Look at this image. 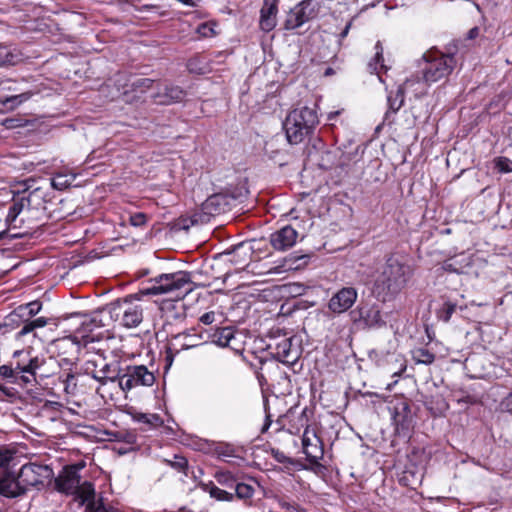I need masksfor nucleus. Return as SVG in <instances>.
I'll return each mask as SVG.
<instances>
[{
	"mask_svg": "<svg viewBox=\"0 0 512 512\" xmlns=\"http://www.w3.org/2000/svg\"><path fill=\"white\" fill-rule=\"evenodd\" d=\"M147 221V217L144 213H135L130 216V223L135 227L143 226Z\"/></svg>",
	"mask_w": 512,
	"mask_h": 512,
	"instance_id": "37998d69",
	"label": "nucleus"
},
{
	"mask_svg": "<svg viewBox=\"0 0 512 512\" xmlns=\"http://www.w3.org/2000/svg\"><path fill=\"white\" fill-rule=\"evenodd\" d=\"M495 168L500 173L512 172V160L507 157H497L494 159Z\"/></svg>",
	"mask_w": 512,
	"mask_h": 512,
	"instance_id": "e433bc0d",
	"label": "nucleus"
},
{
	"mask_svg": "<svg viewBox=\"0 0 512 512\" xmlns=\"http://www.w3.org/2000/svg\"><path fill=\"white\" fill-rule=\"evenodd\" d=\"M25 209V201H21L20 199L14 202L9 207L8 214L5 219V222L8 225V229L6 231L0 232V240L3 239L5 236H9L10 238L16 239L22 238L23 236L28 234V231L15 232L10 234L12 230L20 227L17 224V218Z\"/></svg>",
	"mask_w": 512,
	"mask_h": 512,
	"instance_id": "a211bd4d",
	"label": "nucleus"
},
{
	"mask_svg": "<svg viewBox=\"0 0 512 512\" xmlns=\"http://www.w3.org/2000/svg\"><path fill=\"white\" fill-rule=\"evenodd\" d=\"M165 462L178 472H181L186 476L188 475V461L185 457L175 455L172 460H165Z\"/></svg>",
	"mask_w": 512,
	"mask_h": 512,
	"instance_id": "f704fd0d",
	"label": "nucleus"
},
{
	"mask_svg": "<svg viewBox=\"0 0 512 512\" xmlns=\"http://www.w3.org/2000/svg\"><path fill=\"white\" fill-rule=\"evenodd\" d=\"M293 339L284 337L275 344V358L283 364L293 366L300 357V350L292 344Z\"/></svg>",
	"mask_w": 512,
	"mask_h": 512,
	"instance_id": "f3484780",
	"label": "nucleus"
},
{
	"mask_svg": "<svg viewBox=\"0 0 512 512\" xmlns=\"http://www.w3.org/2000/svg\"><path fill=\"white\" fill-rule=\"evenodd\" d=\"M302 449L306 455L307 460L316 464L323 458L324 447L322 440L317 435L316 430L307 426L302 435Z\"/></svg>",
	"mask_w": 512,
	"mask_h": 512,
	"instance_id": "4468645a",
	"label": "nucleus"
},
{
	"mask_svg": "<svg viewBox=\"0 0 512 512\" xmlns=\"http://www.w3.org/2000/svg\"><path fill=\"white\" fill-rule=\"evenodd\" d=\"M271 422H272V421L270 420V417H269V416H266L265 423H264V425H263V427H262V429H261V432H262V433H265V432L269 429V427H270V425H271Z\"/></svg>",
	"mask_w": 512,
	"mask_h": 512,
	"instance_id": "6e6d98bb",
	"label": "nucleus"
},
{
	"mask_svg": "<svg viewBox=\"0 0 512 512\" xmlns=\"http://www.w3.org/2000/svg\"><path fill=\"white\" fill-rule=\"evenodd\" d=\"M350 27H351V24H350V23H348V24L345 26L344 30L340 33V37H341V38H345V37L347 36V34H348V32H349Z\"/></svg>",
	"mask_w": 512,
	"mask_h": 512,
	"instance_id": "bf43d9fd",
	"label": "nucleus"
},
{
	"mask_svg": "<svg viewBox=\"0 0 512 512\" xmlns=\"http://www.w3.org/2000/svg\"><path fill=\"white\" fill-rule=\"evenodd\" d=\"M413 359L416 363L429 365L435 360V355L426 348H418L413 351Z\"/></svg>",
	"mask_w": 512,
	"mask_h": 512,
	"instance_id": "473e14b6",
	"label": "nucleus"
},
{
	"mask_svg": "<svg viewBox=\"0 0 512 512\" xmlns=\"http://www.w3.org/2000/svg\"><path fill=\"white\" fill-rule=\"evenodd\" d=\"M75 180V175L65 174V173H57L51 179V185L53 188L57 190H64L69 187L72 182Z\"/></svg>",
	"mask_w": 512,
	"mask_h": 512,
	"instance_id": "2f4dec72",
	"label": "nucleus"
},
{
	"mask_svg": "<svg viewBox=\"0 0 512 512\" xmlns=\"http://www.w3.org/2000/svg\"><path fill=\"white\" fill-rule=\"evenodd\" d=\"M500 407L503 411L512 412V391L501 401Z\"/></svg>",
	"mask_w": 512,
	"mask_h": 512,
	"instance_id": "8fccbe9b",
	"label": "nucleus"
},
{
	"mask_svg": "<svg viewBox=\"0 0 512 512\" xmlns=\"http://www.w3.org/2000/svg\"><path fill=\"white\" fill-rule=\"evenodd\" d=\"M478 33H479V29L477 27H474V28L470 29V31L468 32V38L473 39L478 35Z\"/></svg>",
	"mask_w": 512,
	"mask_h": 512,
	"instance_id": "4d7b16f0",
	"label": "nucleus"
},
{
	"mask_svg": "<svg viewBox=\"0 0 512 512\" xmlns=\"http://www.w3.org/2000/svg\"><path fill=\"white\" fill-rule=\"evenodd\" d=\"M217 482L224 486H232L236 482L233 474L228 471H220L215 475Z\"/></svg>",
	"mask_w": 512,
	"mask_h": 512,
	"instance_id": "58836bf2",
	"label": "nucleus"
},
{
	"mask_svg": "<svg viewBox=\"0 0 512 512\" xmlns=\"http://www.w3.org/2000/svg\"><path fill=\"white\" fill-rule=\"evenodd\" d=\"M88 360L86 362V373L100 382L105 384L107 381L121 380L122 374L118 363H105L104 360Z\"/></svg>",
	"mask_w": 512,
	"mask_h": 512,
	"instance_id": "f8f14e48",
	"label": "nucleus"
},
{
	"mask_svg": "<svg viewBox=\"0 0 512 512\" xmlns=\"http://www.w3.org/2000/svg\"><path fill=\"white\" fill-rule=\"evenodd\" d=\"M458 264V261L456 258H451L449 259L448 261H446L444 264H443V269L445 271H449V272H454V273H461L462 270L461 268H459L457 266Z\"/></svg>",
	"mask_w": 512,
	"mask_h": 512,
	"instance_id": "a18cd8bd",
	"label": "nucleus"
},
{
	"mask_svg": "<svg viewBox=\"0 0 512 512\" xmlns=\"http://www.w3.org/2000/svg\"><path fill=\"white\" fill-rule=\"evenodd\" d=\"M392 421L398 433L410 429L413 416L407 403L401 402L393 408Z\"/></svg>",
	"mask_w": 512,
	"mask_h": 512,
	"instance_id": "4be33fe9",
	"label": "nucleus"
},
{
	"mask_svg": "<svg viewBox=\"0 0 512 512\" xmlns=\"http://www.w3.org/2000/svg\"><path fill=\"white\" fill-rule=\"evenodd\" d=\"M298 233L287 225L270 235V243L274 249L285 251L295 245Z\"/></svg>",
	"mask_w": 512,
	"mask_h": 512,
	"instance_id": "6ab92c4d",
	"label": "nucleus"
},
{
	"mask_svg": "<svg viewBox=\"0 0 512 512\" xmlns=\"http://www.w3.org/2000/svg\"><path fill=\"white\" fill-rule=\"evenodd\" d=\"M375 58H374V62H370L369 63V67L374 69V70H377V64H379L380 62L383 61V47L380 43V41H378L375 45Z\"/></svg>",
	"mask_w": 512,
	"mask_h": 512,
	"instance_id": "a19ab883",
	"label": "nucleus"
},
{
	"mask_svg": "<svg viewBox=\"0 0 512 512\" xmlns=\"http://www.w3.org/2000/svg\"><path fill=\"white\" fill-rule=\"evenodd\" d=\"M196 32L201 36V37H209V36H212L214 34V30L213 28L208 24V23H202L200 24L197 29H196Z\"/></svg>",
	"mask_w": 512,
	"mask_h": 512,
	"instance_id": "49530a36",
	"label": "nucleus"
},
{
	"mask_svg": "<svg viewBox=\"0 0 512 512\" xmlns=\"http://www.w3.org/2000/svg\"><path fill=\"white\" fill-rule=\"evenodd\" d=\"M124 440L129 443V444H134L135 441H136V437L135 435L133 434H126V436L124 437Z\"/></svg>",
	"mask_w": 512,
	"mask_h": 512,
	"instance_id": "13d9d810",
	"label": "nucleus"
},
{
	"mask_svg": "<svg viewBox=\"0 0 512 512\" xmlns=\"http://www.w3.org/2000/svg\"><path fill=\"white\" fill-rule=\"evenodd\" d=\"M0 376L6 379H16L19 376L12 361L8 365L0 366Z\"/></svg>",
	"mask_w": 512,
	"mask_h": 512,
	"instance_id": "ea45409f",
	"label": "nucleus"
},
{
	"mask_svg": "<svg viewBox=\"0 0 512 512\" xmlns=\"http://www.w3.org/2000/svg\"><path fill=\"white\" fill-rule=\"evenodd\" d=\"M278 504L282 509H285L289 512H296V511H300V509H301V507L299 505H297L296 503L289 502L285 499H278Z\"/></svg>",
	"mask_w": 512,
	"mask_h": 512,
	"instance_id": "c03bdc74",
	"label": "nucleus"
},
{
	"mask_svg": "<svg viewBox=\"0 0 512 512\" xmlns=\"http://www.w3.org/2000/svg\"><path fill=\"white\" fill-rule=\"evenodd\" d=\"M20 55L15 49L0 44V67L15 65L20 61Z\"/></svg>",
	"mask_w": 512,
	"mask_h": 512,
	"instance_id": "bb28decb",
	"label": "nucleus"
},
{
	"mask_svg": "<svg viewBox=\"0 0 512 512\" xmlns=\"http://www.w3.org/2000/svg\"><path fill=\"white\" fill-rule=\"evenodd\" d=\"M133 296L118 299L107 307L110 318L119 321L126 328H135L143 321V307L132 302Z\"/></svg>",
	"mask_w": 512,
	"mask_h": 512,
	"instance_id": "39448f33",
	"label": "nucleus"
},
{
	"mask_svg": "<svg viewBox=\"0 0 512 512\" xmlns=\"http://www.w3.org/2000/svg\"><path fill=\"white\" fill-rule=\"evenodd\" d=\"M42 309L40 301H31L27 304L19 305L12 313L9 314L8 320L15 322L16 318L22 320L23 325L16 333V337H21L33 333L38 328H43L47 325L48 320L45 317H38L32 319Z\"/></svg>",
	"mask_w": 512,
	"mask_h": 512,
	"instance_id": "423d86ee",
	"label": "nucleus"
},
{
	"mask_svg": "<svg viewBox=\"0 0 512 512\" xmlns=\"http://www.w3.org/2000/svg\"><path fill=\"white\" fill-rule=\"evenodd\" d=\"M199 338L200 337L198 335L192 334L189 331L178 333L173 336V340L175 341L180 342L181 340H183V342L181 343L182 349H190L197 346L199 344Z\"/></svg>",
	"mask_w": 512,
	"mask_h": 512,
	"instance_id": "c756f323",
	"label": "nucleus"
},
{
	"mask_svg": "<svg viewBox=\"0 0 512 512\" xmlns=\"http://www.w3.org/2000/svg\"><path fill=\"white\" fill-rule=\"evenodd\" d=\"M84 464H74L64 467L55 478V488L66 495H72L80 488V470Z\"/></svg>",
	"mask_w": 512,
	"mask_h": 512,
	"instance_id": "9b49d317",
	"label": "nucleus"
},
{
	"mask_svg": "<svg viewBox=\"0 0 512 512\" xmlns=\"http://www.w3.org/2000/svg\"><path fill=\"white\" fill-rule=\"evenodd\" d=\"M296 512H306L304 509H300V511H296Z\"/></svg>",
	"mask_w": 512,
	"mask_h": 512,
	"instance_id": "774afa93",
	"label": "nucleus"
},
{
	"mask_svg": "<svg viewBox=\"0 0 512 512\" xmlns=\"http://www.w3.org/2000/svg\"><path fill=\"white\" fill-rule=\"evenodd\" d=\"M358 297L354 287H343L335 293L328 302V308L335 314H341L349 310Z\"/></svg>",
	"mask_w": 512,
	"mask_h": 512,
	"instance_id": "2eb2a0df",
	"label": "nucleus"
},
{
	"mask_svg": "<svg viewBox=\"0 0 512 512\" xmlns=\"http://www.w3.org/2000/svg\"><path fill=\"white\" fill-rule=\"evenodd\" d=\"M195 64V60H190L187 64V67L188 69L191 71V72H197V73H203V71L200 69V70H197L196 69V65Z\"/></svg>",
	"mask_w": 512,
	"mask_h": 512,
	"instance_id": "603ef678",
	"label": "nucleus"
},
{
	"mask_svg": "<svg viewBox=\"0 0 512 512\" xmlns=\"http://www.w3.org/2000/svg\"><path fill=\"white\" fill-rule=\"evenodd\" d=\"M230 262L234 263V264H240V262L237 260V258H231L230 259Z\"/></svg>",
	"mask_w": 512,
	"mask_h": 512,
	"instance_id": "0e129e2a",
	"label": "nucleus"
},
{
	"mask_svg": "<svg viewBox=\"0 0 512 512\" xmlns=\"http://www.w3.org/2000/svg\"><path fill=\"white\" fill-rule=\"evenodd\" d=\"M63 323L71 332L82 339H87L90 332L101 326L100 321L95 316L79 312L72 313L64 318Z\"/></svg>",
	"mask_w": 512,
	"mask_h": 512,
	"instance_id": "9d476101",
	"label": "nucleus"
},
{
	"mask_svg": "<svg viewBox=\"0 0 512 512\" xmlns=\"http://www.w3.org/2000/svg\"><path fill=\"white\" fill-rule=\"evenodd\" d=\"M201 486L205 492L209 493V495L212 498H215L218 501H232L233 500L234 496L232 493H229L225 490L218 488L212 482L204 483Z\"/></svg>",
	"mask_w": 512,
	"mask_h": 512,
	"instance_id": "c85d7f7f",
	"label": "nucleus"
},
{
	"mask_svg": "<svg viewBox=\"0 0 512 512\" xmlns=\"http://www.w3.org/2000/svg\"><path fill=\"white\" fill-rule=\"evenodd\" d=\"M155 375L144 365L128 366L122 374L120 387L122 390H131L136 387H150L155 383Z\"/></svg>",
	"mask_w": 512,
	"mask_h": 512,
	"instance_id": "1a4fd4ad",
	"label": "nucleus"
},
{
	"mask_svg": "<svg viewBox=\"0 0 512 512\" xmlns=\"http://www.w3.org/2000/svg\"><path fill=\"white\" fill-rule=\"evenodd\" d=\"M186 96L185 91L179 86L164 85L158 88V91L152 95L155 103L160 105H170L182 101Z\"/></svg>",
	"mask_w": 512,
	"mask_h": 512,
	"instance_id": "aec40b11",
	"label": "nucleus"
},
{
	"mask_svg": "<svg viewBox=\"0 0 512 512\" xmlns=\"http://www.w3.org/2000/svg\"><path fill=\"white\" fill-rule=\"evenodd\" d=\"M318 124L317 111L314 108L303 106L293 109L283 123L289 143L298 144L308 136Z\"/></svg>",
	"mask_w": 512,
	"mask_h": 512,
	"instance_id": "20e7f679",
	"label": "nucleus"
},
{
	"mask_svg": "<svg viewBox=\"0 0 512 512\" xmlns=\"http://www.w3.org/2000/svg\"><path fill=\"white\" fill-rule=\"evenodd\" d=\"M333 73L332 68H327L325 71V75H331Z\"/></svg>",
	"mask_w": 512,
	"mask_h": 512,
	"instance_id": "e2e57ef3",
	"label": "nucleus"
},
{
	"mask_svg": "<svg viewBox=\"0 0 512 512\" xmlns=\"http://www.w3.org/2000/svg\"><path fill=\"white\" fill-rule=\"evenodd\" d=\"M414 78H408L406 81L398 86L395 92H390L387 96L388 110L385 114V118L387 119L390 114H395L404 104V93L406 90H410L413 86H415Z\"/></svg>",
	"mask_w": 512,
	"mask_h": 512,
	"instance_id": "412c9836",
	"label": "nucleus"
},
{
	"mask_svg": "<svg viewBox=\"0 0 512 512\" xmlns=\"http://www.w3.org/2000/svg\"><path fill=\"white\" fill-rule=\"evenodd\" d=\"M339 112H332L329 114V119H332L335 115H337Z\"/></svg>",
	"mask_w": 512,
	"mask_h": 512,
	"instance_id": "69168bd1",
	"label": "nucleus"
},
{
	"mask_svg": "<svg viewBox=\"0 0 512 512\" xmlns=\"http://www.w3.org/2000/svg\"><path fill=\"white\" fill-rule=\"evenodd\" d=\"M235 492L238 498L240 499H249L252 497L254 493V489L252 486L245 483H237L235 486Z\"/></svg>",
	"mask_w": 512,
	"mask_h": 512,
	"instance_id": "4c0bfd02",
	"label": "nucleus"
},
{
	"mask_svg": "<svg viewBox=\"0 0 512 512\" xmlns=\"http://www.w3.org/2000/svg\"><path fill=\"white\" fill-rule=\"evenodd\" d=\"M235 338L234 331L231 327H223L217 329L212 335V341L221 347L230 346L231 341Z\"/></svg>",
	"mask_w": 512,
	"mask_h": 512,
	"instance_id": "a878e982",
	"label": "nucleus"
},
{
	"mask_svg": "<svg viewBox=\"0 0 512 512\" xmlns=\"http://www.w3.org/2000/svg\"><path fill=\"white\" fill-rule=\"evenodd\" d=\"M215 320V313L213 311L206 312L200 317V321L205 325H210Z\"/></svg>",
	"mask_w": 512,
	"mask_h": 512,
	"instance_id": "3c124183",
	"label": "nucleus"
},
{
	"mask_svg": "<svg viewBox=\"0 0 512 512\" xmlns=\"http://www.w3.org/2000/svg\"><path fill=\"white\" fill-rule=\"evenodd\" d=\"M178 2L184 4V5H187V6H191V7H194L197 5V3L200 1V0H177Z\"/></svg>",
	"mask_w": 512,
	"mask_h": 512,
	"instance_id": "5fc2aeb1",
	"label": "nucleus"
},
{
	"mask_svg": "<svg viewBox=\"0 0 512 512\" xmlns=\"http://www.w3.org/2000/svg\"><path fill=\"white\" fill-rule=\"evenodd\" d=\"M58 365L62 369V373L72 372V367L75 365V361L72 358L61 357L58 360Z\"/></svg>",
	"mask_w": 512,
	"mask_h": 512,
	"instance_id": "79ce46f5",
	"label": "nucleus"
},
{
	"mask_svg": "<svg viewBox=\"0 0 512 512\" xmlns=\"http://www.w3.org/2000/svg\"><path fill=\"white\" fill-rule=\"evenodd\" d=\"M12 363L19 376L25 383L36 381L37 371L45 363L43 357L33 356L30 350H16Z\"/></svg>",
	"mask_w": 512,
	"mask_h": 512,
	"instance_id": "6e6552de",
	"label": "nucleus"
},
{
	"mask_svg": "<svg viewBox=\"0 0 512 512\" xmlns=\"http://www.w3.org/2000/svg\"><path fill=\"white\" fill-rule=\"evenodd\" d=\"M457 305L451 301H445L443 306L437 312V316L440 320L447 323L451 319L453 313L456 310Z\"/></svg>",
	"mask_w": 512,
	"mask_h": 512,
	"instance_id": "72a5a7b5",
	"label": "nucleus"
},
{
	"mask_svg": "<svg viewBox=\"0 0 512 512\" xmlns=\"http://www.w3.org/2000/svg\"><path fill=\"white\" fill-rule=\"evenodd\" d=\"M49 471L47 466L37 465L34 463L25 464L21 467L18 477L25 492L28 487H36L43 484V480L46 477L45 473Z\"/></svg>",
	"mask_w": 512,
	"mask_h": 512,
	"instance_id": "dca6fc26",
	"label": "nucleus"
},
{
	"mask_svg": "<svg viewBox=\"0 0 512 512\" xmlns=\"http://www.w3.org/2000/svg\"><path fill=\"white\" fill-rule=\"evenodd\" d=\"M153 82L149 78H137L131 82V89L132 91L143 93L152 87Z\"/></svg>",
	"mask_w": 512,
	"mask_h": 512,
	"instance_id": "c9c22d12",
	"label": "nucleus"
},
{
	"mask_svg": "<svg viewBox=\"0 0 512 512\" xmlns=\"http://www.w3.org/2000/svg\"><path fill=\"white\" fill-rule=\"evenodd\" d=\"M59 380L63 385L64 392L69 396H74L78 392L76 375L73 372L62 373Z\"/></svg>",
	"mask_w": 512,
	"mask_h": 512,
	"instance_id": "cd10ccee",
	"label": "nucleus"
},
{
	"mask_svg": "<svg viewBox=\"0 0 512 512\" xmlns=\"http://www.w3.org/2000/svg\"><path fill=\"white\" fill-rule=\"evenodd\" d=\"M153 284L140 290L142 295L172 294L175 299H182L192 291L191 274L186 271L161 274L152 280Z\"/></svg>",
	"mask_w": 512,
	"mask_h": 512,
	"instance_id": "7ed1b4c3",
	"label": "nucleus"
},
{
	"mask_svg": "<svg viewBox=\"0 0 512 512\" xmlns=\"http://www.w3.org/2000/svg\"><path fill=\"white\" fill-rule=\"evenodd\" d=\"M391 359H394L395 362H399L398 370L392 371V375L398 377L406 370L405 361L400 355H391Z\"/></svg>",
	"mask_w": 512,
	"mask_h": 512,
	"instance_id": "de8ad7c7",
	"label": "nucleus"
},
{
	"mask_svg": "<svg viewBox=\"0 0 512 512\" xmlns=\"http://www.w3.org/2000/svg\"><path fill=\"white\" fill-rule=\"evenodd\" d=\"M31 97V92H24L18 95L8 96L4 100H0V112L5 113L8 111H13L23 102L29 100Z\"/></svg>",
	"mask_w": 512,
	"mask_h": 512,
	"instance_id": "393cba45",
	"label": "nucleus"
},
{
	"mask_svg": "<svg viewBox=\"0 0 512 512\" xmlns=\"http://www.w3.org/2000/svg\"><path fill=\"white\" fill-rule=\"evenodd\" d=\"M316 16L312 0H304L292 8L287 14L284 26L287 30L301 27Z\"/></svg>",
	"mask_w": 512,
	"mask_h": 512,
	"instance_id": "ddd939ff",
	"label": "nucleus"
},
{
	"mask_svg": "<svg viewBox=\"0 0 512 512\" xmlns=\"http://www.w3.org/2000/svg\"><path fill=\"white\" fill-rule=\"evenodd\" d=\"M21 201H25V208L30 209H45L44 192L40 188H36L30 191L27 196L20 198Z\"/></svg>",
	"mask_w": 512,
	"mask_h": 512,
	"instance_id": "b1692460",
	"label": "nucleus"
},
{
	"mask_svg": "<svg viewBox=\"0 0 512 512\" xmlns=\"http://www.w3.org/2000/svg\"><path fill=\"white\" fill-rule=\"evenodd\" d=\"M132 296H133L132 300H133L134 298H136V300H139V297H137V295H132Z\"/></svg>",
	"mask_w": 512,
	"mask_h": 512,
	"instance_id": "338daca9",
	"label": "nucleus"
},
{
	"mask_svg": "<svg viewBox=\"0 0 512 512\" xmlns=\"http://www.w3.org/2000/svg\"><path fill=\"white\" fill-rule=\"evenodd\" d=\"M195 64V60H190L187 64V67L188 69L191 71V72H197V73H203V71L200 69V70H197L196 69V65Z\"/></svg>",
	"mask_w": 512,
	"mask_h": 512,
	"instance_id": "864d4df0",
	"label": "nucleus"
},
{
	"mask_svg": "<svg viewBox=\"0 0 512 512\" xmlns=\"http://www.w3.org/2000/svg\"><path fill=\"white\" fill-rule=\"evenodd\" d=\"M216 200H217V196L210 197V198L207 200L206 206L214 205V204H215V202H216Z\"/></svg>",
	"mask_w": 512,
	"mask_h": 512,
	"instance_id": "052dcab7",
	"label": "nucleus"
},
{
	"mask_svg": "<svg viewBox=\"0 0 512 512\" xmlns=\"http://www.w3.org/2000/svg\"><path fill=\"white\" fill-rule=\"evenodd\" d=\"M239 248H241V246H239L238 248H234L232 251L228 252L227 254L232 255L234 257Z\"/></svg>",
	"mask_w": 512,
	"mask_h": 512,
	"instance_id": "680f3d73",
	"label": "nucleus"
},
{
	"mask_svg": "<svg viewBox=\"0 0 512 512\" xmlns=\"http://www.w3.org/2000/svg\"><path fill=\"white\" fill-rule=\"evenodd\" d=\"M425 67L423 68V76H412L415 84L420 86L414 89L415 95L418 96L426 91V86L430 83L439 81L447 77L456 66V59L452 54H445L438 50L427 51L423 55Z\"/></svg>",
	"mask_w": 512,
	"mask_h": 512,
	"instance_id": "f257e3e1",
	"label": "nucleus"
},
{
	"mask_svg": "<svg viewBox=\"0 0 512 512\" xmlns=\"http://www.w3.org/2000/svg\"><path fill=\"white\" fill-rule=\"evenodd\" d=\"M13 455L8 450H0V495L7 498H16L25 494V487L15 472L9 468Z\"/></svg>",
	"mask_w": 512,
	"mask_h": 512,
	"instance_id": "0eeeda50",
	"label": "nucleus"
},
{
	"mask_svg": "<svg viewBox=\"0 0 512 512\" xmlns=\"http://www.w3.org/2000/svg\"><path fill=\"white\" fill-rule=\"evenodd\" d=\"M411 271L408 265L402 263L398 258L391 256L382 267L380 274L375 280V288L378 294L394 296L406 285Z\"/></svg>",
	"mask_w": 512,
	"mask_h": 512,
	"instance_id": "f03ea898",
	"label": "nucleus"
},
{
	"mask_svg": "<svg viewBox=\"0 0 512 512\" xmlns=\"http://www.w3.org/2000/svg\"><path fill=\"white\" fill-rule=\"evenodd\" d=\"M271 454L273 458L279 462V463H291V459L285 455L284 452L278 450V449H272Z\"/></svg>",
	"mask_w": 512,
	"mask_h": 512,
	"instance_id": "09e8293b",
	"label": "nucleus"
},
{
	"mask_svg": "<svg viewBox=\"0 0 512 512\" xmlns=\"http://www.w3.org/2000/svg\"><path fill=\"white\" fill-rule=\"evenodd\" d=\"M277 3L276 0H264L263 6L260 10V28L269 32L276 26V15H277Z\"/></svg>",
	"mask_w": 512,
	"mask_h": 512,
	"instance_id": "5701e85b",
	"label": "nucleus"
},
{
	"mask_svg": "<svg viewBox=\"0 0 512 512\" xmlns=\"http://www.w3.org/2000/svg\"><path fill=\"white\" fill-rule=\"evenodd\" d=\"M362 317L369 326H381L385 324L383 315L377 307H371Z\"/></svg>",
	"mask_w": 512,
	"mask_h": 512,
	"instance_id": "7c9ffc66",
	"label": "nucleus"
}]
</instances>
